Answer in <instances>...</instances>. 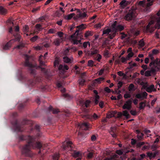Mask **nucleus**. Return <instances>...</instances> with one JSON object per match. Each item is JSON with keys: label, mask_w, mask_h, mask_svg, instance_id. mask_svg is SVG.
I'll return each instance as SVG.
<instances>
[{"label": "nucleus", "mask_w": 160, "mask_h": 160, "mask_svg": "<svg viewBox=\"0 0 160 160\" xmlns=\"http://www.w3.org/2000/svg\"><path fill=\"white\" fill-rule=\"evenodd\" d=\"M61 40L58 38L56 39L54 42V44L57 46H58L60 45L61 43Z\"/></svg>", "instance_id": "nucleus-33"}, {"label": "nucleus", "mask_w": 160, "mask_h": 160, "mask_svg": "<svg viewBox=\"0 0 160 160\" xmlns=\"http://www.w3.org/2000/svg\"><path fill=\"white\" fill-rule=\"evenodd\" d=\"M96 83V82L95 81H92V82L91 85V86H88V89L90 90H91L92 89V87L95 86V84Z\"/></svg>", "instance_id": "nucleus-47"}, {"label": "nucleus", "mask_w": 160, "mask_h": 160, "mask_svg": "<svg viewBox=\"0 0 160 160\" xmlns=\"http://www.w3.org/2000/svg\"><path fill=\"white\" fill-rule=\"evenodd\" d=\"M90 102L91 101L88 100H87L85 102V105L86 108H88L89 107V104Z\"/></svg>", "instance_id": "nucleus-59"}, {"label": "nucleus", "mask_w": 160, "mask_h": 160, "mask_svg": "<svg viewBox=\"0 0 160 160\" xmlns=\"http://www.w3.org/2000/svg\"><path fill=\"white\" fill-rule=\"evenodd\" d=\"M84 25L83 24H81V25L78 26L76 27V28L78 29V30H83L86 28V27L84 26Z\"/></svg>", "instance_id": "nucleus-31"}, {"label": "nucleus", "mask_w": 160, "mask_h": 160, "mask_svg": "<svg viewBox=\"0 0 160 160\" xmlns=\"http://www.w3.org/2000/svg\"><path fill=\"white\" fill-rule=\"evenodd\" d=\"M19 138L21 140H27V142L28 143L23 147L22 151V154L25 155L26 156H30V148L31 146L33 147L32 144L33 139L30 136H25L22 135L20 136Z\"/></svg>", "instance_id": "nucleus-1"}, {"label": "nucleus", "mask_w": 160, "mask_h": 160, "mask_svg": "<svg viewBox=\"0 0 160 160\" xmlns=\"http://www.w3.org/2000/svg\"><path fill=\"white\" fill-rule=\"evenodd\" d=\"M117 30L118 31H121L123 30L124 28L123 26L121 25H118L117 26Z\"/></svg>", "instance_id": "nucleus-37"}, {"label": "nucleus", "mask_w": 160, "mask_h": 160, "mask_svg": "<svg viewBox=\"0 0 160 160\" xmlns=\"http://www.w3.org/2000/svg\"><path fill=\"white\" fill-rule=\"evenodd\" d=\"M24 56L25 57V61L24 63V66L26 67H28L30 68H33L36 67V66L32 64L29 62L30 57L27 54H25Z\"/></svg>", "instance_id": "nucleus-5"}, {"label": "nucleus", "mask_w": 160, "mask_h": 160, "mask_svg": "<svg viewBox=\"0 0 160 160\" xmlns=\"http://www.w3.org/2000/svg\"><path fill=\"white\" fill-rule=\"evenodd\" d=\"M151 70L150 71H147L145 72V76L146 77H149L151 76V73H154L155 72H152V68H150Z\"/></svg>", "instance_id": "nucleus-26"}, {"label": "nucleus", "mask_w": 160, "mask_h": 160, "mask_svg": "<svg viewBox=\"0 0 160 160\" xmlns=\"http://www.w3.org/2000/svg\"><path fill=\"white\" fill-rule=\"evenodd\" d=\"M93 153L92 152H89L87 155V158L88 159L92 158L93 157Z\"/></svg>", "instance_id": "nucleus-52"}, {"label": "nucleus", "mask_w": 160, "mask_h": 160, "mask_svg": "<svg viewBox=\"0 0 160 160\" xmlns=\"http://www.w3.org/2000/svg\"><path fill=\"white\" fill-rule=\"evenodd\" d=\"M139 45L141 47H143L144 46L145 44L143 39H141L139 41Z\"/></svg>", "instance_id": "nucleus-44"}, {"label": "nucleus", "mask_w": 160, "mask_h": 160, "mask_svg": "<svg viewBox=\"0 0 160 160\" xmlns=\"http://www.w3.org/2000/svg\"><path fill=\"white\" fill-rule=\"evenodd\" d=\"M25 46V44L23 43H22L17 46L15 48H18V49H22Z\"/></svg>", "instance_id": "nucleus-34"}, {"label": "nucleus", "mask_w": 160, "mask_h": 160, "mask_svg": "<svg viewBox=\"0 0 160 160\" xmlns=\"http://www.w3.org/2000/svg\"><path fill=\"white\" fill-rule=\"evenodd\" d=\"M111 27L112 28V30H111V32H115V33H116V32L117 31V26H111Z\"/></svg>", "instance_id": "nucleus-46"}, {"label": "nucleus", "mask_w": 160, "mask_h": 160, "mask_svg": "<svg viewBox=\"0 0 160 160\" xmlns=\"http://www.w3.org/2000/svg\"><path fill=\"white\" fill-rule=\"evenodd\" d=\"M35 27L39 31H41L43 29L42 25L39 23L36 24Z\"/></svg>", "instance_id": "nucleus-23"}, {"label": "nucleus", "mask_w": 160, "mask_h": 160, "mask_svg": "<svg viewBox=\"0 0 160 160\" xmlns=\"http://www.w3.org/2000/svg\"><path fill=\"white\" fill-rule=\"evenodd\" d=\"M123 116L126 117L127 119H128L130 118V116L128 113V112L127 110L123 111Z\"/></svg>", "instance_id": "nucleus-24"}, {"label": "nucleus", "mask_w": 160, "mask_h": 160, "mask_svg": "<svg viewBox=\"0 0 160 160\" xmlns=\"http://www.w3.org/2000/svg\"><path fill=\"white\" fill-rule=\"evenodd\" d=\"M154 21L153 20H151L148 23L147 26L146 30L147 32L152 33L156 28L154 26Z\"/></svg>", "instance_id": "nucleus-4"}, {"label": "nucleus", "mask_w": 160, "mask_h": 160, "mask_svg": "<svg viewBox=\"0 0 160 160\" xmlns=\"http://www.w3.org/2000/svg\"><path fill=\"white\" fill-rule=\"evenodd\" d=\"M146 101L141 102L139 103V108L140 110L143 109L146 106Z\"/></svg>", "instance_id": "nucleus-20"}, {"label": "nucleus", "mask_w": 160, "mask_h": 160, "mask_svg": "<svg viewBox=\"0 0 160 160\" xmlns=\"http://www.w3.org/2000/svg\"><path fill=\"white\" fill-rule=\"evenodd\" d=\"M90 55L92 56L98 53V50L94 48H92L90 50Z\"/></svg>", "instance_id": "nucleus-15"}, {"label": "nucleus", "mask_w": 160, "mask_h": 160, "mask_svg": "<svg viewBox=\"0 0 160 160\" xmlns=\"http://www.w3.org/2000/svg\"><path fill=\"white\" fill-rule=\"evenodd\" d=\"M80 154V152H76V151H74L72 155V156L73 157L76 158L79 156Z\"/></svg>", "instance_id": "nucleus-38"}, {"label": "nucleus", "mask_w": 160, "mask_h": 160, "mask_svg": "<svg viewBox=\"0 0 160 160\" xmlns=\"http://www.w3.org/2000/svg\"><path fill=\"white\" fill-rule=\"evenodd\" d=\"M89 124L87 122H84L81 124H78V126L80 127V128L84 129L85 130H87L89 128Z\"/></svg>", "instance_id": "nucleus-8"}, {"label": "nucleus", "mask_w": 160, "mask_h": 160, "mask_svg": "<svg viewBox=\"0 0 160 160\" xmlns=\"http://www.w3.org/2000/svg\"><path fill=\"white\" fill-rule=\"evenodd\" d=\"M60 112L59 109H54L52 111V113L53 114H57Z\"/></svg>", "instance_id": "nucleus-57"}, {"label": "nucleus", "mask_w": 160, "mask_h": 160, "mask_svg": "<svg viewBox=\"0 0 160 160\" xmlns=\"http://www.w3.org/2000/svg\"><path fill=\"white\" fill-rule=\"evenodd\" d=\"M94 62L92 60H89L88 62V66L91 67L93 66Z\"/></svg>", "instance_id": "nucleus-40"}, {"label": "nucleus", "mask_w": 160, "mask_h": 160, "mask_svg": "<svg viewBox=\"0 0 160 160\" xmlns=\"http://www.w3.org/2000/svg\"><path fill=\"white\" fill-rule=\"evenodd\" d=\"M157 22V24L160 26V10L158 11L157 14V16L155 17Z\"/></svg>", "instance_id": "nucleus-12"}, {"label": "nucleus", "mask_w": 160, "mask_h": 160, "mask_svg": "<svg viewBox=\"0 0 160 160\" xmlns=\"http://www.w3.org/2000/svg\"><path fill=\"white\" fill-rule=\"evenodd\" d=\"M136 12L133 9L130 10L127 14L124 17V19L127 21L131 20L135 17Z\"/></svg>", "instance_id": "nucleus-3"}, {"label": "nucleus", "mask_w": 160, "mask_h": 160, "mask_svg": "<svg viewBox=\"0 0 160 160\" xmlns=\"http://www.w3.org/2000/svg\"><path fill=\"white\" fill-rule=\"evenodd\" d=\"M153 55L151 53H149L148 56L150 59H151V60L152 61H153L154 60H155V59H154V58L153 57Z\"/></svg>", "instance_id": "nucleus-53"}, {"label": "nucleus", "mask_w": 160, "mask_h": 160, "mask_svg": "<svg viewBox=\"0 0 160 160\" xmlns=\"http://www.w3.org/2000/svg\"><path fill=\"white\" fill-rule=\"evenodd\" d=\"M144 131L145 134L147 135L148 137L151 136V134H150L151 132V131L150 130L145 129L144 130Z\"/></svg>", "instance_id": "nucleus-45"}, {"label": "nucleus", "mask_w": 160, "mask_h": 160, "mask_svg": "<svg viewBox=\"0 0 160 160\" xmlns=\"http://www.w3.org/2000/svg\"><path fill=\"white\" fill-rule=\"evenodd\" d=\"M150 68L152 72L159 71L160 70V59L156 58L155 60L152 61L149 64Z\"/></svg>", "instance_id": "nucleus-2"}, {"label": "nucleus", "mask_w": 160, "mask_h": 160, "mask_svg": "<svg viewBox=\"0 0 160 160\" xmlns=\"http://www.w3.org/2000/svg\"><path fill=\"white\" fill-rule=\"evenodd\" d=\"M130 3V2L127 1L126 0H123L120 3L119 5L122 8H124Z\"/></svg>", "instance_id": "nucleus-9"}, {"label": "nucleus", "mask_w": 160, "mask_h": 160, "mask_svg": "<svg viewBox=\"0 0 160 160\" xmlns=\"http://www.w3.org/2000/svg\"><path fill=\"white\" fill-rule=\"evenodd\" d=\"M146 91L149 92H151L152 91H156V90L154 88V86L153 84L151 85L149 87L146 88Z\"/></svg>", "instance_id": "nucleus-10"}, {"label": "nucleus", "mask_w": 160, "mask_h": 160, "mask_svg": "<svg viewBox=\"0 0 160 160\" xmlns=\"http://www.w3.org/2000/svg\"><path fill=\"white\" fill-rule=\"evenodd\" d=\"M63 144L62 146V149L65 150L66 149V148H69V147H71V145L72 144V142L71 141H68L67 142V146H64V142L63 143Z\"/></svg>", "instance_id": "nucleus-14"}, {"label": "nucleus", "mask_w": 160, "mask_h": 160, "mask_svg": "<svg viewBox=\"0 0 160 160\" xmlns=\"http://www.w3.org/2000/svg\"><path fill=\"white\" fill-rule=\"evenodd\" d=\"M78 16L81 19H83L88 16L86 12H84L83 13L81 12L78 14Z\"/></svg>", "instance_id": "nucleus-16"}, {"label": "nucleus", "mask_w": 160, "mask_h": 160, "mask_svg": "<svg viewBox=\"0 0 160 160\" xmlns=\"http://www.w3.org/2000/svg\"><path fill=\"white\" fill-rule=\"evenodd\" d=\"M13 36L15 37V39H14L15 41H18L19 42L20 41L21 36L20 35L17 34L16 35H13Z\"/></svg>", "instance_id": "nucleus-39"}, {"label": "nucleus", "mask_w": 160, "mask_h": 160, "mask_svg": "<svg viewBox=\"0 0 160 160\" xmlns=\"http://www.w3.org/2000/svg\"><path fill=\"white\" fill-rule=\"evenodd\" d=\"M57 32L56 30L55 29L51 28L49 29L48 31V34L55 33Z\"/></svg>", "instance_id": "nucleus-30"}, {"label": "nucleus", "mask_w": 160, "mask_h": 160, "mask_svg": "<svg viewBox=\"0 0 160 160\" xmlns=\"http://www.w3.org/2000/svg\"><path fill=\"white\" fill-rule=\"evenodd\" d=\"M130 66V67L128 68V69L132 68L133 67H135L137 66V64L136 63H133V64H131V62H129L128 63Z\"/></svg>", "instance_id": "nucleus-55"}, {"label": "nucleus", "mask_w": 160, "mask_h": 160, "mask_svg": "<svg viewBox=\"0 0 160 160\" xmlns=\"http://www.w3.org/2000/svg\"><path fill=\"white\" fill-rule=\"evenodd\" d=\"M111 32V30L109 28H108L104 30L103 31L102 35L105 34H109V33Z\"/></svg>", "instance_id": "nucleus-29"}, {"label": "nucleus", "mask_w": 160, "mask_h": 160, "mask_svg": "<svg viewBox=\"0 0 160 160\" xmlns=\"http://www.w3.org/2000/svg\"><path fill=\"white\" fill-rule=\"evenodd\" d=\"M104 80V78H99L95 79L94 81H96L98 83H100L101 82Z\"/></svg>", "instance_id": "nucleus-35"}, {"label": "nucleus", "mask_w": 160, "mask_h": 160, "mask_svg": "<svg viewBox=\"0 0 160 160\" xmlns=\"http://www.w3.org/2000/svg\"><path fill=\"white\" fill-rule=\"evenodd\" d=\"M70 49V48H68L65 50L63 52V55L66 56L68 55L69 54V50Z\"/></svg>", "instance_id": "nucleus-41"}, {"label": "nucleus", "mask_w": 160, "mask_h": 160, "mask_svg": "<svg viewBox=\"0 0 160 160\" xmlns=\"http://www.w3.org/2000/svg\"><path fill=\"white\" fill-rule=\"evenodd\" d=\"M60 60L59 58L58 57H56L55 58V60L54 62L53 67L54 68L58 66L60 62Z\"/></svg>", "instance_id": "nucleus-17"}, {"label": "nucleus", "mask_w": 160, "mask_h": 160, "mask_svg": "<svg viewBox=\"0 0 160 160\" xmlns=\"http://www.w3.org/2000/svg\"><path fill=\"white\" fill-rule=\"evenodd\" d=\"M153 0H152L151 1H150V2L147 3V5H146L147 7H149V6L152 5L153 4Z\"/></svg>", "instance_id": "nucleus-64"}, {"label": "nucleus", "mask_w": 160, "mask_h": 160, "mask_svg": "<svg viewBox=\"0 0 160 160\" xmlns=\"http://www.w3.org/2000/svg\"><path fill=\"white\" fill-rule=\"evenodd\" d=\"M121 59L122 62V63L128 60L127 57L126 58H125L123 57H121Z\"/></svg>", "instance_id": "nucleus-63"}, {"label": "nucleus", "mask_w": 160, "mask_h": 160, "mask_svg": "<svg viewBox=\"0 0 160 160\" xmlns=\"http://www.w3.org/2000/svg\"><path fill=\"white\" fill-rule=\"evenodd\" d=\"M57 34L60 38L63 37L64 33L62 32H58L57 33Z\"/></svg>", "instance_id": "nucleus-60"}, {"label": "nucleus", "mask_w": 160, "mask_h": 160, "mask_svg": "<svg viewBox=\"0 0 160 160\" xmlns=\"http://www.w3.org/2000/svg\"><path fill=\"white\" fill-rule=\"evenodd\" d=\"M134 85L132 83L130 84L128 86V90L129 91H131L134 87Z\"/></svg>", "instance_id": "nucleus-56"}, {"label": "nucleus", "mask_w": 160, "mask_h": 160, "mask_svg": "<svg viewBox=\"0 0 160 160\" xmlns=\"http://www.w3.org/2000/svg\"><path fill=\"white\" fill-rule=\"evenodd\" d=\"M39 62L40 66L38 67H41V66H46V65L45 64V63L41 60V59H39Z\"/></svg>", "instance_id": "nucleus-49"}, {"label": "nucleus", "mask_w": 160, "mask_h": 160, "mask_svg": "<svg viewBox=\"0 0 160 160\" xmlns=\"http://www.w3.org/2000/svg\"><path fill=\"white\" fill-rule=\"evenodd\" d=\"M95 98L94 100L95 105H97L99 102V99L100 97L99 95H95Z\"/></svg>", "instance_id": "nucleus-28"}, {"label": "nucleus", "mask_w": 160, "mask_h": 160, "mask_svg": "<svg viewBox=\"0 0 160 160\" xmlns=\"http://www.w3.org/2000/svg\"><path fill=\"white\" fill-rule=\"evenodd\" d=\"M29 30V27L27 25H25L23 28V31L25 33H27L28 32Z\"/></svg>", "instance_id": "nucleus-27"}, {"label": "nucleus", "mask_w": 160, "mask_h": 160, "mask_svg": "<svg viewBox=\"0 0 160 160\" xmlns=\"http://www.w3.org/2000/svg\"><path fill=\"white\" fill-rule=\"evenodd\" d=\"M147 156L149 157L150 159H151L152 158H153V153L152 152H149L147 153Z\"/></svg>", "instance_id": "nucleus-48"}, {"label": "nucleus", "mask_w": 160, "mask_h": 160, "mask_svg": "<svg viewBox=\"0 0 160 160\" xmlns=\"http://www.w3.org/2000/svg\"><path fill=\"white\" fill-rule=\"evenodd\" d=\"M144 134L142 133H141L140 134H138L137 135V137L138 139L141 140L143 138Z\"/></svg>", "instance_id": "nucleus-51"}, {"label": "nucleus", "mask_w": 160, "mask_h": 160, "mask_svg": "<svg viewBox=\"0 0 160 160\" xmlns=\"http://www.w3.org/2000/svg\"><path fill=\"white\" fill-rule=\"evenodd\" d=\"M72 58V60L69 58L67 56H66L63 57V61L64 62L66 63H71L72 62V61L73 60Z\"/></svg>", "instance_id": "nucleus-11"}, {"label": "nucleus", "mask_w": 160, "mask_h": 160, "mask_svg": "<svg viewBox=\"0 0 160 160\" xmlns=\"http://www.w3.org/2000/svg\"><path fill=\"white\" fill-rule=\"evenodd\" d=\"M116 35V33L115 32H114L112 34H109V35L108 38H109L110 39H112L113 38H114Z\"/></svg>", "instance_id": "nucleus-50"}, {"label": "nucleus", "mask_w": 160, "mask_h": 160, "mask_svg": "<svg viewBox=\"0 0 160 160\" xmlns=\"http://www.w3.org/2000/svg\"><path fill=\"white\" fill-rule=\"evenodd\" d=\"M79 30H77L70 37L71 38H72L75 36L76 37H78V39L80 38L82 39L83 38V35L81 33H79Z\"/></svg>", "instance_id": "nucleus-7"}, {"label": "nucleus", "mask_w": 160, "mask_h": 160, "mask_svg": "<svg viewBox=\"0 0 160 160\" xmlns=\"http://www.w3.org/2000/svg\"><path fill=\"white\" fill-rule=\"evenodd\" d=\"M117 155L115 154L111 156L110 158H106L103 160H112V159L116 158Z\"/></svg>", "instance_id": "nucleus-42"}, {"label": "nucleus", "mask_w": 160, "mask_h": 160, "mask_svg": "<svg viewBox=\"0 0 160 160\" xmlns=\"http://www.w3.org/2000/svg\"><path fill=\"white\" fill-rule=\"evenodd\" d=\"M11 46V44L10 42H7L6 45L3 46V49L7 50L9 49Z\"/></svg>", "instance_id": "nucleus-19"}, {"label": "nucleus", "mask_w": 160, "mask_h": 160, "mask_svg": "<svg viewBox=\"0 0 160 160\" xmlns=\"http://www.w3.org/2000/svg\"><path fill=\"white\" fill-rule=\"evenodd\" d=\"M132 103V100L131 99L127 101L122 107L123 109H127L128 110H129L131 108Z\"/></svg>", "instance_id": "nucleus-6"}, {"label": "nucleus", "mask_w": 160, "mask_h": 160, "mask_svg": "<svg viewBox=\"0 0 160 160\" xmlns=\"http://www.w3.org/2000/svg\"><path fill=\"white\" fill-rule=\"evenodd\" d=\"M71 41L74 44H78V37H76L75 36L72 38H71Z\"/></svg>", "instance_id": "nucleus-18"}, {"label": "nucleus", "mask_w": 160, "mask_h": 160, "mask_svg": "<svg viewBox=\"0 0 160 160\" xmlns=\"http://www.w3.org/2000/svg\"><path fill=\"white\" fill-rule=\"evenodd\" d=\"M59 157V154L58 153H56L52 156V158L53 160H58Z\"/></svg>", "instance_id": "nucleus-32"}, {"label": "nucleus", "mask_w": 160, "mask_h": 160, "mask_svg": "<svg viewBox=\"0 0 160 160\" xmlns=\"http://www.w3.org/2000/svg\"><path fill=\"white\" fill-rule=\"evenodd\" d=\"M38 37L37 36H35L30 39V40L31 41L34 42L36 41L38 39Z\"/></svg>", "instance_id": "nucleus-58"}, {"label": "nucleus", "mask_w": 160, "mask_h": 160, "mask_svg": "<svg viewBox=\"0 0 160 160\" xmlns=\"http://www.w3.org/2000/svg\"><path fill=\"white\" fill-rule=\"evenodd\" d=\"M114 116V113L112 111L108 112L107 114L106 118H110Z\"/></svg>", "instance_id": "nucleus-25"}, {"label": "nucleus", "mask_w": 160, "mask_h": 160, "mask_svg": "<svg viewBox=\"0 0 160 160\" xmlns=\"http://www.w3.org/2000/svg\"><path fill=\"white\" fill-rule=\"evenodd\" d=\"M36 147L39 149H40L42 147V144L40 142H36Z\"/></svg>", "instance_id": "nucleus-43"}, {"label": "nucleus", "mask_w": 160, "mask_h": 160, "mask_svg": "<svg viewBox=\"0 0 160 160\" xmlns=\"http://www.w3.org/2000/svg\"><path fill=\"white\" fill-rule=\"evenodd\" d=\"M85 82V79H81L79 80V84L80 85L83 86L84 85V82Z\"/></svg>", "instance_id": "nucleus-36"}, {"label": "nucleus", "mask_w": 160, "mask_h": 160, "mask_svg": "<svg viewBox=\"0 0 160 160\" xmlns=\"http://www.w3.org/2000/svg\"><path fill=\"white\" fill-rule=\"evenodd\" d=\"M133 52H130L128 54L127 57L128 58V59L129 60V58H130L132 57L133 56Z\"/></svg>", "instance_id": "nucleus-61"}, {"label": "nucleus", "mask_w": 160, "mask_h": 160, "mask_svg": "<svg viewBox=\"0 0 160 160\" xmlns=\"http://www.w3.org/2000/svg\"><path fill=\"white\" fill-rule=\"evenodd\" d=\"M159 52V51L156 49H153L152 51V54L153 55H156Z\"/></svg>", "instance_id": "nucleus-62"}, {"label": "nucleus", "mask_w": 160, "mask_h": 160, "mask_svg": "<svg viewBox=\"0 0 160 160\" xmlns=\"http://www.w3.org/2000/svg\"><path fill=\"white\" fill-rule=\"evenodd\" d=\"M75 15V13H72L65 16L64 17V18L68 20H70Z\"/></svg>", "instance_id": "nucleus-21"}, {"label": "nucleus", "mask_w": 160, "mask_h": 160, "mask_svg": "<svg viewBox=\"0 0 160 160\" xmlns=\"http://www.w3.org/2000/svg\"><path fill=\"white\" fill-rule=\"evenodd\" d=\"M7 13V10L2 6H0V14L5 15Z\"/></svg>", "instance_id": "nucleus-13"}, {"label": "nucleus", "mask_w": 160, "mask_h": 160, "mask_svg": "<svg viewBox=\"0 0 160 160\" xmlns=\"http://www.w3.org/2000/svg\"><path fill=\"white\" fill-rule=\"evenodd\" d=\"M93 35V32L91 31H87L84 34L85 37L87 38L90 36Z\"/></svg>", "instance_id": "nucleus-22"}, {"label": "nucleus", "mask_w": 160, "mask_h": 160, "mask_svg": "<svg viewBox=\"0 0 160 160\" xmlns=\"http://www.w3.org/2000/svg\"><path fill=\"white\" fill-rule=\"evenodd\" d=\"M88 44V45L89 46H90V42H84L83 43V47L84 48H87Z\"/></svg>", "instance_id": "nucleus-54"}]
</instances>
